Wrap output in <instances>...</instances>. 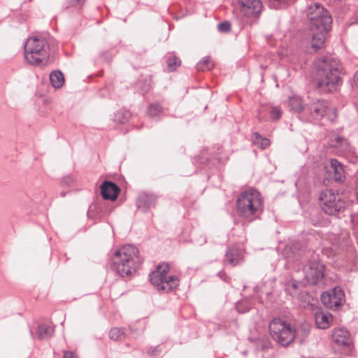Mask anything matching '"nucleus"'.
Listing matches in <instances>:
<instances>
[{"mask_svg": "<svg viewBox=\"0 0 358 358\" xmlns=\"http://www.w3.org/2000/svg\"><path fill=\"white\" fill-rule=\"evenodd\" d=\"M307 17L312 32V48L317 50L324 44L327 34L331 29L332 19L327 10L319 3L308 7Z\"/></svg>", "mask_w": 358, "mask_h": 358, "instance_id": "1", "label": "nucleus"}, {"mask_svg": "<svg viewBox=\"0 0 358 358\" xmlns=\"http://www.w3.org/2000/svg\"><path fill=\"white\" fill-rule=\"evenodd\" d=\"M317 87L322 92H330L341 85V65L334 57L319 59L315 62Z\"/></svg>", "mask_w": 358, "mask_h": 358, "instance_id": "2", "label": "nucleus"}, {"mask_svg": "<svg viewBox=\"0 0 358 358\" xmlns=\"http://www.w3.org/2000/svg\"><path fill=\"white\" fill-rule=\"evenodd\" d=\"M142 261L136 246L125 245L115 251L113 259V268L122 277L130 276L136 272Z\"/></svg>", "mask_w": 358, "mask_h": 358, "instance_id": "3", "label": "nucleus"}, {"mask_svg": "<svg viewBox=\"0 0 358 358\" xmlns=\"http://www.w3.org/2000/svg\"><path fill=\"white\" fill-rule=\"evenodd\" d=\"M263 209V198L260 192L254 188L245 190L237 199V211L239 215L250 222L258 218Z\"/></svg>", "mask_w": 358, "mask_h": 358, "instance_id": "4", "label": "nucleus"}, {"mask_svg": "<svg viewBox=\"0 0 358 358\" xmlns=\"http://www.w3.org/2000/svg\"><path fill=\"white\" fill-rule=\"evenodd\" d=\"M49 50V44L45 38L29 37L24 44V59L29 64L38 66L48 60Z\"/></svg>", "mask_w": 358, "mask_h": 358, "instance_id": "5", "label": "nucleus"}, {"mask_svg": "<svg viewBox=\"0 0 358 358\" xmlns=\"http://www.w3.org/2000/svg\"><path fill=\"white\" fill-rule=\"evenodd\" d=\"M269 330L272 338L282 346L290 344L298 335V331L290 324L279 318L271 322Z\"/></svg>", "mask_w": 358, "mask_h": 358, "instance_id": "6", "label": "nucleus"}, {"mask_svg": "<svg viewBox=\"0 0 358 358\" xmlns=\"http://www.w3.org/2000/svg\"><path fill=\"white\" fill-rule=\"evenodd\" d=\"M168 271V265L162 264L158 266L157 269L150 274V282L163 292L172 291L179 284L178 278L174 275H167Z\"/></svg>", "mask_w": 358, "mask_h": 358, "instance_id": "7", "label": "nucleus"}, {"mask_svg": "<svg viewBox=\"0 0 358 358\" xmlns=\"http://www.w3.org/2000/svg\"><path fill=\"white\" fill-rule=\"evenodd\" d=\"M299 275H303L302 281L309 285H316L324 276V266L318 259H314L306 262L301 268L296 271Z\"/></svg>", "mask_w": 358, "mask_h": 358, "instance_id": "8", "label": "nucleus"}, {"mask_svg": "<svg viewBox=\"0 0 358 358\" xmlns=\"http://www.w3.org/2000/svg\"><path fill=\"white\" fill-rule=\"evenodd\" d=\"M319 200L322 210L330 215H336L344 207V203L339 195L331 189L322 191Z\"/></svg>", "mask_w": 358, "mask_h": 358, "instance_id": "9", "label": "nucleus"}, {"mask_svg": "<svg viewBox=\"0 0 358 358\" xmlns=\"http://www.w3.org/2000/svg\"><path fill=\"white\" fill-rule=\"evenodd\" d=\"M309 116L314 120H320L327 116L329 120L333 121L336 117V111L331 109L327 101L316 99L309 104L306 109Z\"/></svg>", "mask_w": 358, "mask_h": 358, "instance_id": "10", "label": "nucleus"}, {"mask_svg": "<svg viewBox=\"0 0 358 358\" xmlns=\"http://www.w3.org/2000/svg\"><path fill=\"white\" fill-rule=\"evenodd\" d=\"M321 301L327 308L336 309L345 302V294L340 287H334L330 292H323Z\"/></svg>", "mask_w": 358, "mask_h": 358, "instance_id": "11", "label": "nucleus"}, {"mask_svg": "<svg viewBox=\"0 0 358 358\" xmlns=\"http://www.w3.org/2000/svg\"><path fill=\"white\" fill-rule=\"evenodd\" d=\"M238 3L241 13L246 17L257 18L263 9L261 0H238Z\"/></svg>", "mask_w": 358, "mask_h": 358, "instance_id": "12", "label": "nucleus"}, {"mask_svg": "<svg viewBox=\"0 0 358 358\" xmlns=\"http://www.w3.org/2000/svg\"><path fill=\"white\" fill-rule=\"evenodd\" d=\"M101 195L103 199L114 201L120 192L118 186L110 181H104L101 185Z\"/></svg>", "mask_w": 358, "mask_h": 358, "instance_id": "13", "label": "nucleus"}, {"mask_svg": "<svg viewBox=\"0 0 358 358\" xmlns=\"http://www.w3.org/2000/svg\"><path fill=\"white\" fill-rule=\"evenodd\" d=\"M332 339L338 346H349L351 343L350 333L345 328H336L332 331Z\"/></svg>", "mask_w": 358, "mask_h": 358, "instance_id": "14", "label": "nucleus"}, {"mask_svg": "<svg viewBox=\"0 0 358 358\" xmlns=\"http://www.w3.org/2000/svg\"><path fill=\"white\" fill-rule=\"evenodd\" d=\"M315 320L318 328L326 329L329 327L332 320V317L329 313L317 311L315 313Z\"/></svg>", "mask_w": 358, "mask_h": 358, "instance_id": "15", "label": "nucleus"}, {"mask_svg": "<svg viewBox=\"0 0 358 358\" xmlns=\"http://www.w3.org/2000/svg\"><path fill=\"white\" fill-rule=\"evenodd\" d=\"M54 333V328L46 324H39L36 329V335L40 340L50 338Z\"/></svg>", "mask_w": 358, "mask_h": 358, "instance_id": "16", "label": "nucleus"}, {"mask_svg": "<svg viewBox=\"0 0 358 358\" xmlns=\"http://www.w3.org/2000/svg\"><path fill=\"white\" fill-rule=\"evenodd\" d=\"M241 259V253L237 249L230 248L226 252V261L233 266L238 264Z\"/></svg>", "mask_w": 358, "mask_h": 358, "instance_id": "17", "label": "nucleus"}, {"mask_svg": "<svg viewBox=\"0 0 358 358\" xmlns=\"http://www.w3.org/2000/svg\"><path fill=\"white\" fill-rule=\"evenodd\" d=\"M287 104L291 110L297 113L301 112L305 107L302 99L297 95H292L289 97Z\"/></svg>", "mask_w": 358, "mask_h": 358, "instance_id": "18", "label": "nucleus"}, {"mask_svg": "<svg viewBox=\"0 0 358 358\" xmlns=\"http://www.w3.org/2000/svg\"><path fill=\"white\" fill-rule=\"evenodd\" d=\"M330 166L334 173V178L336 180H342L344 175L343 167L341 162L336 159L330 160Z\"/></svg>", "mask_w": 358, "mask_h": 358, "instance_id": "19", "label": "nucleus"}, {"mask_svg": "<svg viewBox=\"0 0 358 358\" xmlns=\"http://www.w3.org/2000/svg\"><path fill=\"white\" fill-rule=\"evenodd\" d=\"M51 84L55 88H60L64 83V74L60 71H54L50 74Z\"/></svg>", "mask_w": 358, "mask_h": 358, "instance_id": "20", "label": "nucleus"}, {"mask_svg": "<svg viewBox=\"0 0 358 358\" xmlns=\"http://www.w3.org/2000/svg\"><path fill=\"white\" fill-rule=\"evenodd\" d=\"M108 336L113 341H120L126 338V333L122 328L114 327L110 330Z\"/></svg>", "mask_w": 358, "mask_h": 358, "instance_id": "21", "label": "nucleus"}, {"mask_svg": "<svg viewBox=\"0 0 358 358\" xmlns=\"http://www.w3.org/2000/svg\"><path fill=\"white\" fill-rule=\"evenodd\" d=\"M329 145L334 148H341L344 150H347L349 148V143L348 141L342 137L337 136L332 138L329 142Z\"/></svg>", "mask_w": 358, "mask_h": 358, "instance_id": "22", "label": "nucleus"}, {"mask_svg": "<svg viewBox=\"0 0 358 358\" xmlns=\"http://www.w3.org/2000/svg\"><path fill=\"white\" fill-rule=\"evenodd\" d=\"M214 66L213 62L210 57H205L196 64V69L198 71H208L210 70Z\"/></svg>", "mask_w": 358, "mask_h": 358, "instance_id": "23", "label": "nucleus"}, {"mask_svg": "<svg viewBox=\"0 0 358 358\" xmlns=\"http://www.w3.org/2000/svg\"><path fill=\"white\" fill-rule=\"evenodd\" d=\"M156 199L153 194H142L138 199V206L141 207L143 203H145L148 207L155 202Z\"/></svg>", "mask_w": 358, "mask_h": 358, "instance_id": "24", "label": "nucleus"}, {"mask_svg": "<svg viewBox=\"0 0 358 358\" xmlns=\"http://www.w3.org/2000/svg\"><path fill=\"white\" fill-rule=\"evenodd\" d=\"M163 108L159 103H153L148 107V113L150 117H155L162 113Z\"/></svg>", "mask_w": 358, "mask_h": 358, "instance_id": "25", "label": "nucleus"}, {"mask_svg": "<svg viewBox=\"0 0 358 358\" xmlns=\"http://www.w3.org/2000/svg\"><path fill=\"white\" fill-rule=\"evenodd\" d=\"M180 65V60L175 56L170 57L167 59V66L170 71L175 70Z\"/></svg>", "mask_w": 358, "mask_h": 358, "instance_id": "26", "label": "nucleus"}, {"mask_svg": "<svg viewBox=\"0 0 358 358\" xmlns=\"http://www.w3.org/2000/svg\"><path fill=\"white\" fill-rule=\"evenodd\" d=\"M282 111L279 107H273L271 110V115L273 120H278L282 116Z\"/></svg>", "mask_w": 358, "mask_h": 358, "instance_id": "27", "label": "nucleus"}, {"mask_svg": "<svg viewBox=\"0 0 358 358\" xmlns=\"http://www.w3.org/2000/svg\"><path fill=\"white\" fill-rule=\"evenodd\" d=\"M217 29L221 32H228L231 29V24L229 22H224L217 25Z\"/></svg>", "mask_w": 358, "mask_h": 358, "instance_id": "28", "label": "nucleus"}, {"mask_svg": "<svg viewBox=\"0 0 358 358\" xmlns=\"http://www.w3.org/2000/svg\"><path fill=\"white\" fill-rule=\"evenodd\" d=\"M244 302H239L236 305V309L238 312L244 313L250 309V308L247 307L246 309H243Z\"/></svg>", "mask_w": 358, "mask_h": 358, "instance_id": "29", "label": "nucleus"}, {"mask_svg": "<svg viewBox=\"0 0 358 358\" xmlns=\"http://www.w3.org/2000/svg\"><path fill=\"white\" fill-rule=\"evenodd\" d=\"M293 249H294V248H292V246H287V247L285 248V250H284V253H285V257H286V258H287V259H288V258H291V257H292V256H291V255H288V252H289V251H291V252H292V254H294V252H292V250H293ZM293 256H294V255H293Z\"/></svg>", "mask_w": 358, "mask_h": 358, "instance_id": "30", "label": "nucleus"}, {"mask_svg": "<svg viewBox=\"0 0 358 358\" xmlns=\"http://www.w3.org/2000/svg\"><path fill=\"white\" fill-rule=\"evenodd\" d=\"M63 358H77L71 351H66L64 352Z\"/></svg>", "mask_w": 358, "mask_h": 358, "instance_id": "31", "label": "nucleus"}, {"mask_svg": "<svg viewBox=\"0 0 358 358\" xmlns=\"http://www.w3.org/2000/svg\"><path fill=\"white\" fill-rule=\"evenodd\" d=\"M270 144V141L267 138H264L262 141V148H266V147H268Z\"/></svg>", "mask_w": 358, "mask_h": 358, "instance_id": "32", "label": "nucleus"}, {"mask_svg": "<svg viewBox=\"0 0 358 358\" xmlns=\"http://www.w3.org/2000/svg\"><path fill=\"white\" fill-rule=\"evenodd\" d=\"M80 1L81 0H70L69 3L71 6H76L80 4Z\"/></svg>", "mask_w": 358, "mask_h": 358, "instance_id": "33", "label": "nucleus"}, {"mask_svg": "<svg viewBox=\"0 0 358 358\" xmlns=\"http://www.w3.org/2000/svg\"><path fill=\"white\" fill-rule=\"evenodd\" d=\"M354 83L358 87V71L354 76Z\"/></svg>", "mask_w": 358, "mask_h": 358, "instance_id": "34", "label": "nucleus"}, {"mask_svg": "<svg viewBox=\"0 0 358 358\" xmlns=\"http://www.w3.org/2000/svg\"><path fill=\"white\" fill-rule=\"evenodd\" d=\"M116 120H118L119 122H123L124 121V118H123L122 120L121 118H119V117H117L116 118Z\"/></svg>", "mask_w": 358, "mask_h": 358, "instance_id": "35", "label": "nucleus"}, {"mask_svg": "<svg viewBox=\"0 0 358 358\" xmlns=\"http://www.w3.org/2000/svg\"><path fill=\"white\" fill-rule=\"evenodd\" d=\"M29 332H30L31 336H33V331H32V330L30 329Z\"/></svg>", "mask_w": 358, "mask_h": 358, "instance_id": "36", "label": "nucleus"}, {"mask_svg": "<svg viewBox=\"0 0 358 358\" xmlns=\"http://www.w3.org/2000/svg\"><path fill=\"white\" fill-rule=\"evenodd\" d=\"M256 138H259L260 136L259 134H255Z\"/></svg>", "mask_w": 358, "mask_h": 358, "instance_id": "37", "label": "nucleus"}, {"mask_svg": "<svg viewBox=\"0 0 358 358\" xmlns=\"http://www.w3.org/2000/svg\"><path fill=\"white\" fill-rule=\"evenodd\" d=\"M357 23H358V22H357Z\"/></svg>", "mask_w": 358, "mask_h": 358, "instance_id": "38", "label": "nucleus"}]
</instances>
